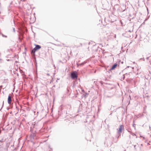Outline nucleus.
<instances>
[{"label":"nucleus","instance_id":"10","mask_svg":"<svg viewBox=\"0 0 151 151\" xmlns=\"http://www.w3.org/2000/svg\"><path fill=\"white\" fill-rule=\"evenodd\" d=\"M86 63V62L84 61L83 62H82L81 63H80L79 65L80 66H83Z\"/></svg>","mask_w":151,"mask_h":151},{"label":"nucleus","instance_id":"23","mask_svg":"<svg viewBox=\"0 0 151 151\" xmlns=\"http://www.w3.org/2000/svg\"><path fill=\"white\" fill-rule=\"evenodd\" d=\"M147 11H148V8H147Z\"/></svg>","mask_w":151,"mask_h":151},{"label":"nucleus","instance_id":"9","mask_svg":"<svg viewBox=\"0 0 151 151\" xmlns=\"http://www.w3.org/2000/svg\"><path fill=\"white\" fill-rule=\"evenodd\" d=\"M130 73H131V72H129V73H125V74H124V75H123V80H124V78H125V75H126V74H128V75H129V74Z\"/></svg>","mask_w":151,"mask_h":151},{"label":"nucleus","instance_id":"6","mask_svg":"<svg viewBox=\"0 0 151 151\" xmlns=\"http://www.w3.org/2000/svg\"><path fill=\"white\" fill-rule=\"evenodd\" d=\"M117 65V63H115L112 66L111 68L109 70L110 71L111 70L114 69L116 67Z\"/></svg>","mask_w":151,"mask_h":151},{"label":"nucleus","instance_id":"16","mask_svg":"<svg viewBox=\"0 0 151 151\" xmlns=\"http://www.w3.org/2000/svg\"><path fill=\"white\" fill-rule=\"evenodd\" d=\"M48 147H49V148H50L51 149V150H52V149H51L50 148V145H49V146H48Z\"/></svg>","mask_w":151,"mask_h":151},{"label":"nucleus","instance_id":"19","mask_svg":"<svg viewBox=\"0 0 151 151\" xmlns=\"http://www.w3.org/2000/svg\"><path fill=\"white\" fill-rule=\"evenodd\" d=\"M47 76H50V74H49V73H47Z\"/></svg>","mask_w":151,"mask_h":151},{"label":"nucleus","instance_id":"14","mask_svg":"<svg viewBox=\"0 0 151 151\" xmlns=\"http://www.w3.org/2000/svg\"><path fill=\"white\" fill-rule=\"evenodd\" d=\"M100 83H101V85H103V82L101 81H100Z\"/></svg>","mask_w":151,"mask_h":151},{"label":"nucleus","instance_id":"8","mask_svg":"<svg viewBox=\"0 0 151 151\" xmlns=\"http://www.w3.org/2000/svg\"><path fill=\"white\" fill-rule=\"evenodd\" d=\"M82 105L81 104V105H80L79 107L78 110V113H79L80 111H81V110L82 109Z\"/></svg>","mask_w":151,"mask_h":151},{"label":"nucleus","instance_id":"15","mask_svg":"<svg viewBox=\"0 0 151 151\" xmlns=\"http://www.w3.org/2000/svg\"><path fill=\"white\" fill-rule=\"evenodd\" d=\"M13 31H14V32H15V29L14 28H13Z\"/></svg>","mask_w":151,"mask_h":151},{"label":"nucleus","instance_id":"12","mask_svg":"<svg viewBox=\"0 0 151 151\" xmlns=\"http://www.w3.org/2000/svg\"><path fill=\"white\" fill-rule=\"evenodd\" d=\"M2 37H6V38L7 37V36L5 35H4L3 34H2Z\"/></svg>","mask_w":151,"mask_h":151},{"label":"nucleus","instance_id":"18","mask_svg":"<svg viewBox=\"0 0 151 151\" xmlns=\"http://www.w3.org/2000/svg\"><path fill=\"white\" fill-rule=\"evenodd\" d=\"M135 125V124H133V126L134 127H135L134 126V125Z\"/></svg>","mask_w":151,"mask_h":151},{"label":"nucleus","instance_id":"7","mask_svg":"<svg viewBox=\"0 0 151 151\" xmlns=\"http://www.w3.org/2000/svg\"><path fill=\"white\" fill-rule=\"evenodd\" d=\"M32 57H33V58H35V60H34V63H35V66L37 67V61H36V58L35 57V56H32Z\"/></svg>","mask_w":151,"mask_h":151},{"label":"nucleus","instance_id":"4","mask_svg":"<svg viewBox=\"0 0 151 151\" xmlns=\"http://www.w3.org/2000/svg\"><path fill=\"white\" fill-rule=\"evenodd\" d=\"M36 136V134L35 133H31L30 135V137L31 139H34Z\"/></svg>","mask_w":151,"mask_h":151},{"label":"nucleus","instance_id":"21","mask_svg":"<svg viewBox=\"0 0 151 151\" xmlns=\"http://www.w3.org/2000/svg\"><path fill=\"white\" fill-rule=\"evenodd\" d=\"M26 0H21V1H25Z\"/></svg>","mask_w":151,"mask_h":151},{"label":"nucleus","instance_id":"17","mask_svg":"<svg viewBox=\"0 0 151 151\" xmlns=\"http://www.w3.org/2000/svg\"><path fill=\"white\" fill-rule=\"evenodd\" d=\"M140 59H143L144 60H145V59H144V58H141Z\"/></svg>","mask_w":151,"mask_h":151},{"label":"nucleus","instance_id":"13","mask_svg":"<svg viewBox=\"0 0 151 151\" xmlns=\"http://www.w3.org/2000/svg\"><path fill=\"white\" fill-rule=\"evenodd\" d=\"M4 139L2 138L1 140H0V142H3Z\"/></svg>","mask_w":151,"mask_h":151},{"label":"nucleus","instance_id":"22","mask_svg":"<svg viewBox=\"0 0 151 151\" xmlns=\"http://www.w3.org/2000/svg\"><path fill=\"white\" fill-rule=\"evenodd\" d=\"M1 130L0 129V134H1Z\"/></svg>","mask_w":151,"mask_h":151},{"label":"nucleus","instance_id":"11","mask_svg":"<svg viewBox=\"0 0 151 151\" xmlns=\"http://www.w3.org/2000/svg\"><path fill=\"white\" fill-rule=\"evenodd\" d=\"M130 68L131 69H133L131 67L128 66L124 70H126L128 68Z\"/></svg>","mask_w":151,"mask_h":151},{"label":"nucleus","instance_id":"3","mask_svg":"<svg viewBox=\"0 0 151 151\" xmlns=\"http://www.w3.org/2000/svg\"><path fill=\"white\" fill-rule=\"evenodd\" d=\"M124 128V127L123 125H120L119 126V130L118 131V133L120 134V133L122 132V129Z\"/></svg>","mask_w":151,"mask_h":151},{"label":"nucleus","instance_id":"20","mask_svg":"<svg viewBox=\"0 0 151 151\" xmlns=\"http://www.w3.org/2000/svg\"><path fill=\"white\" fill-rule=\"evenodd\" d=\"M136 147V145H134V147L135 148V149H136V147Z\"/></svg>","mask_w":151,"mask_h":151},{"label":"nucleus","instance_id":"26","mask_svg":"<svg viewBox=\"0 0 151 151\" xmlns=\"http://www.w3.org/2000/svg\"><path fill=\"white\" fill-rule=\"evenodd\" d=\"M3 105L4 104V101L3 102Z\"/></svg>","mask_w":151,"mask_h":151},{"label":"nucleus","instance_id":"24","mask_svg":"<svg viewBox=\"0 0 151 151\" xmlns=\"http://www.w3.org/2000/svg\"><path fill=\"white\" fill-rule=\"evenodd\" d=\"M148 58H148V57H147V59H148Z\"/></svg>","mask_w":151,"mask_h":151},{"label":"nucleus","instance_id":"2","mask_svg":"<svg viewBox=\"0 0 151 151\" xmlns=\"http://www.w3.org/2000/svg\"><path fill=\"white\" fill-rule=\"evenodd\" d=\"M70 76L72 79H77L78 78V74L76 71H72L70 74Z\"/></svg>","mask_w":151,"mask_h":151},{"label":"nucleus","instance_id":"1","mask_svg":"<svg viewBox=\"0 0 151 151\" xmlns=\"http://www.w3.org/2000/svg\"><path fill=\"white\" fill-rule=\"evenodd\" d=\"M35 47L31 51V53L32 56H35V52L37 50L41 48V46L39 45H35Z\"/></svg>","mask_w":151,"mask_h":151},{"label":"nucleus","instance_id":"25","mask_svg":"<svg viewBox=\"0 0 151 151\" xmlns=\"http://www.w3.org/2000/svg\"><path fill=\"white\" fill-rule=\"evenodd\" d=\"M16 108H17V106L16 105Z\"/></svg>","mask_w":151,"mask_h":151},{"label":"nucleus","instance_id":"5","mask_svg":"<svg viewBox=\"0 0 151 151\" xmlns=\"http://www.w3.org/2000/svg\"><path fill=\"white\" fill-rule=\"evenodd\" d=\"M7 100L8 103L9 104H11L12 102V97L10 95L8 96Z\"/></svg>","mask_w":151,"mask_h":151}]
</instances>
